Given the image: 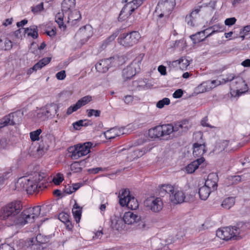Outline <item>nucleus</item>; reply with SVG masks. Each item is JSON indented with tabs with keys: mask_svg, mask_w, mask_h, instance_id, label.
I'll return each mask as SVG.
<instances>
[{
	"mask_svg": "<svg viewBox=\"0 0 250 250\" xmlns=\"http://www.w3.org/2000/svg\"><path fill=\"white\" fill-rule=\"evenodd\" d=\"M22 205L20 201H14L3 208L0 214L1 220H6L8 226H23L28 223H33L30 218L28 211L24 210L21 213Z\"/></svg>",
	"mask_w": 250,
	"mask_h": 250,
	"instance_id": "1",
	"label": "nucleus"
},
{
	"mask_svg": "<svg viewBox=\"0 0 250 250\" xmlns=\"http://www.w3.org/2000/svg\"><path fill=\"white\" fill-rule=\"evenodd\" d=\"M245 224L239 222L236 226H231L218 229L216 231V236L222 240L229 241V240H238L241 237L240 236V232L244 231L243 226Z\"/></svg>",
	"mask_w": 250,
	"mask_h": 250,
	"instance_id": "2",
	"label": "nucleus"
},
{
	"mask_svg": "<svg viewBox=\"0 0 250 250\" xmlns=\"http://www.w3.org/2000/svg\"><path fill=\"white\" fill-rule=\"evenodd\" d=\"M140 38L141 35L138 31H132L121 34L117 40L121 45L125 48H129L136 44Z\"/></svg>",
	"mask_w": 250,
	"mask_h": 250,
	"instance_id": "3",
	"label": "nucleus"
},
{
	"mask_svg": "<svg viewBox=\"0 0 250 250\" xmlns=\"http://www.w3.org/2000/svg\"><path fill=\"white\" fill-rule=\"evenodd\" d=\"M19 181L24 183L23 188L25 189L27 193L30 194L36 192H39L40 189L42 190L43 188L47 187L46 185H44V187H42L41 184L37 182V178L31 180L22 177L21 178Z\"/></svg>",
	"mask_w": 250,
	"mask_h": 250,
	"instance_id": "4",
	"label": "nucleus"
},
{
	"mask_svg": "<svg viewBox=\"0 0 250 250\" xmlns=\"http://www.w3.org/2000/svg\"><path fill=\"white\" fill-rule=\"evenodd\" d=\"M231 91L235 92L236 95L240 96L248 90V86L243 79L240 76H235L230 84Z\"/></svg>",
	"mask_w": 250,
	"mask_h": 250,
	"instance_id": "5",
	"label": "nucleus"
},
{
	"mask_svg": "<svg viewBox=\"0 0 250 250\" xmlns=\"http://www.w3.org/2000/svg\"><path fill=\"white\" fill-rule=\"evenodd\" d=\"M123 220L125 224L128 225L132 224L135 222H138L139 224L137 226V229L142 230L146 229V224L142 219L141 217L134 214L132 212L128 211L125 212L123 217Z\"/></svg>",
	"mask_w": 250,
	"mask_h": 250,
	"instance_id": "6",
	"label": "nucleus"
},
{
	"mask_svg": "<svg viewBox=\"0 0 250 250\" xmlns=\"http://www.w3.org/2000/svg\"><path fill=\"white\" fill-rule=\"evenodd\" d=\"M116 63L114 57L101 60L95 64L97 71L102 73L106 72L110 68L115 66Z\"/></svg>",
	"mask_w": 250,
	"mask_h": 250,
	"instance_id": "7",
	"label": "nucleus"
},
{
	"mask_svg": "<svg viewBox=\"0 0 250 250\" xmlns=\"http://www.w3.org/2000/svg\"><path fill=\"white\" fill-rule=\"evenodd\" d=\"M176 5L175 0H160L156 6L157 10L164 13H167V15L173 10Z\"/></svg>",
	"mask_w": 250,
	"mask_h": 250,
	"instance_id": "8",
	"label": "nucleus"
},
{
	"mask_svg": "<svg viewBox=\"0 0 250 250\" xmlns=\"http://www.w3.org/2000/svg\"><path fill=\"white\" fill-rule=\"evenodd\" d=\"M174 128V135H182L183 132H187L190 127L189 121L187 119L183 120L180 122H175L173 124Z\"/></svg>",
	"mask_w": 250,
	"mask_h": 250,
	"instance_id": "9",
	"label": "nucleus"
},
{
	"mask_svg": "<svg viewBox=\"0 0 250 250\" xmlns=\"http://www.w3.org/2000/svg\"><path fill=\"white\" fill-rule=\"evenodd\" d=\"M52 208V205H43L42 206H36L33 208H29L26 210L28 211V213L30 214V218H32L33 219V222H35V218H37L41 213L42 209H44L49 211Z\"/></svg>",
	"mask_w": 250,
	"mask_h": 250,
	"instance_id": "10",
	"label": "nucleus"
},
{
	"mask_svg": "<svg viewBox=\"0 0 250 250\" xmlns=\"http://www.w3.org/2000/svg\"><path fill=\"white\" fill-rule=\"evenodd\" d=\"M17 112L9 114L0 119V129L8 125H14L16 124V118L18 117Z\"/></svg>",
	"mask_w": 250,
	"mask_h": 250,
	"instance_id": "11",
	"label": "nucleus"
},
{
	"mask_svg": "<svg viewBox=\"0 0 250 250\" xmlns=\"http://www.w3.org/2000/svg\"><path fill=\"white\" fill-rule=\"evenodd\" d=\"M18 250H41L40 245L34 241V238L27 240L24 243H21L17 246Z\"/></svg>",
	"mask_w": 250,
	"mask_h": 250,
	"instance_id": "12",
	"label": "nucleus"
},
{
	"mask_svg": "<svg viewBox=\"0 0 250 250\" xmlns=\"http://www.w3.org/2000/svg\"><path fill=\"white\" fill-rule=\"evenodd\" d=\"M59 107L54 103L47 104L45 106L44 109L42 110V114L44 115L45 118H52L58 112Z\"/></svg>",
	"mask_w": 250,
	"mask_h": 250,
	"instance_id": "13",
	"label": "nucleus"
},
{
	"mask_svg": "<svg viewBox=\"0 0 250 250\" xmlns=\"http://www.w3.org/2000/svg\"><path fill=\"white\" fill-rule=\"evenodd\" d=\"M205 161V159L204 157L199 158L196 160L193 161L186 167V169L187 172L188 173H192L200 166H201V167H203Z\"/></svg>",
	"mask_w": 250,
	"mask_h": 250,
	"instance_id": "14",
	"label": "nucleus"
},
{
	"mask_svg": "<svg viewBox=\"0 0 250 250\" xmlns=\"http://www.w3.org/2000/svg\"><path fill=\"white\" fill-rule=\"evenodd\" d=\"M51 60V57L43 58L37 62L34 65L29 68L27 72V75H31L34 71L42 69L43 67L48 64Z\"/></svg>",
	"mask_w": 250,
	"mask_h": 250,
	"instance_id": "15",
	"label": "nucleus"
},
{
	"mask_svg": "<svg viewBox=\"0 0 250 250\" xmlns=\"http://www.w3.org/2000/svg\"><path fill=\"white\" fill-rule=\"evenodd\" d=\"M131 7L132 8L133 7V4L131 1L126 3L124 6L118 18L119 21H123L131 15L132 13H131L130 12V10H131L130 7Z\"/></svg>",
	"mask_w": 250,
	"mask_h": 250,
	"instance_id": "16",
	"label": "nucleus"
},
{
	"mask_svg": "<svg viewBox=\"0 0 250 250\" xmlns=\"http://www.w3.org/2000/svg\"><path fill=\"white\" fill-rule=\"evenodd\" d=\"M207 7H208L207 4H203L195 7L188 15L186 16L185 19L187 23L190 25H193V20L196 18L195 16L200 12L202 8Z\"/></svg>",
	"mask_w": 250,
	"mask_h": 250,
	"instance_id": "17",
	"label": "nucleus"
},
{
	"mask_svg": "<svg viewBox=\"0 0 250 250\" xmlns=\"http://www.w3.org/2000/svg\"><path fill=\"white\" fill-rule=\"evenodd\" d=\"M217 176L214 173L209 174L205 183V187L211 189V191H214L217 189Z\"/></svg>",
	"mask_w": 250,
	"mask_h": 250,
	"instance_id": "18",
	"label": "nucleus"
},
{
	"mask_svg": "<svg viewBox=\"0 0 250 250\" xmlns=\"http://www.w3.org/2000/svg\"><path fill=\"white\" fill-rule=\"evenodd\" d=\"M137 70V67H134L131 64L126 66L123 70V77L125 80L126 81L132 78L136 73L139 72Z\"/></svg>",
	"mask_w": 250,
	"mask_h": 250,
	"instance_id": "19",
	"label": "nucleus"
},
{
	"mask_svg": "<svg viewBox=\"0 0 250 250\" xmlns=\"http://www.w3.org/2000/svg\"><path fill=\"white\" fill-rule=\"evenodd\" d=\"M193 155L195 157H203L202 156L207 151L206 146L205 144H201L195 143L193 144Z\"/></svg>",
	"mask_w": 250,
	"mask_h": 250,
	"instance_id": "20",
	"label": "nucleus"
},
{
	"mask_svg": "<svg viewBox=\"0 0 250 250\" xmlns=\"http://www.w3.org/2000/svg\"><path fill=\"white\" fill-rule=\"evenodd\" d=\"M185 195L183 191L174 190V193L170 195V200L174 204H180L185 201Z\"/></svg>",
	"mask_w": 250,
	"mask_h": 250,
	"instance_id": "21",
	"label": "nucleus"
},
{
	"mask_svg": "<svg viewBox=\"0 0 250 250\" xmlns=\"http://www.w3.org/2000/svg\"><path fill=\"white\" fill-rule=\"evenodd\" d=\"M78 149L80 152L81 157L85 156L90 152V148L92 147V143L90 142H87L83 144H78L76 145Z\"/></svg>",
	"mask_w": 250,
	"mask_h": 250,
	"instance_id": "22",
	"label": "nucleus"
},
{
	"mask_svg": "<svg viewBox=\"0 0 250 250\" xmlns=\"http://www.w3.org/2000/svg\"><path fill=\"white\" fill-rule=\"evenodd\" d=\"M75 0H63L62 2V11L66 14L75 8Z\"/></svg>",
	"mask_w": 250,
	"mask_h": 250,
	"instance_id": "23",
	"label": "nucleus"
},
{
	"mask_svg": "<svg viewBox=\"0 0 250 250\" xmlns=\"http://www.w3.org/2000/svg\"><path fill=\"white\" fill-rule=\"evenodd\" d=\"M104 134L106 139L111 140L115 138L117 136H120L121 134H123L124 133L121 132L120 129L115 127L105 131Z\"/></svg>",
	"mask_w": 250,
	"mask_h": 250,
	"instance_id": "24",
	"label": "nucleus"
},
{
	"mask_svg": "<svg viewBox=\"0 0 250 250\" xmlns=\"http://www.w3.org/2000/svg\"><path fill=\"white\" fill-rule=\"evenodd\" d=\"M174 189L173 186L170 185H163L160 187L159 189V194L161 196H164L166 194H168L170 198L174 193Z\"/></svg>",
	"mask_w": 250,
	"mask_h": 250,
	"instance_id": "25",
	"label": "nucleus"
},
{
	"mask_svg": "<svg viewBox=\"0 0 250 250\" xmlns=\"http://www.w3.org/2000/svg\"><path fill=\"white\" fill-rule=\"evenodd\" d=\"M206 32L207 33V30L206 29L200 32H198L195 34L190 35V38L194 44L200 42L208 37L207 35L206 36H205Z\"/></svg>",
	"mask_w": 250,
	"mask_h": 250,
	"instance_id": "26",
	"label": "nucleus"
},
{
	"mask_svg": "<svg viewBox=\"0 0 250 250\" xmlns=\"http://www.w3.org/2000/svg\"><path fill=\"white\" fill-rule=\"evenodd\" d=\"M163 202L160 198H156L151 201L150 204L151 210L155 212H158L162 209Z\"/></svg>",
	"mask_w": 250,
	"mask_h": 250,
	"instance_id": "27",
	"label": "nucleus"
},
{
	"mask_svg": "<svg viewBox=\"0 0 250 250\" xmlns=\"http://www.w3.org/2000/svg\"><path fill=\"white\" fill-rule=\"evenodd\" d=\"M52 237V235H44L42 234H38L36 238H34V241L40 247H42V249L44 248L41 245L48 243L50 241V238Z\"/></svg>",
	"mask_w": 250,
	"mask_h": 250,
	"instance_id": "28",
	"label": "nucleus"
},
{
	"mask_svg": "<svg viewBox=\"0 0 250 250\" xmlns=\"http://www.w3.org/2000/svg\"><path fill=\"white\" fill-rule=\"evenodd\" d=\"M162 131L161 130L160 125L156 126L148 130V136L153 139H159L163 136L161 132Z\"/></svg>",
	"mask_w": 250,
	"mask_h": 250,
	"instance_id": "29",
	"label": "nucleus"
},
{
	"mask_svg": "<svg viewBox=\"0 0 250 250\" xmlns=\"http://www.w3.org/2000/svg\"><path fill=\"white\" fill-rule=\"evenodd\" d=\"M163 136L168 135L172 133L174 134L173 124H167L160 125Z\"/></svg>",
	"mask_w": 250,
	"mask_h": 250,
	"instance_id": "30",
	"label": "nucleus"
},
{
	"mask_svg": "<svg viewBox=\"0 0 250 250\" xmlns=\"http://www.w3.org/2000/svg\"><path fill=\"white\" fill-rule=\"evenodd\" d=\"M211 191L210 189L204 186L200 188L198 190L200 198L203 200H207Z\"/></svg>",
	"mask_w": 250,
	"mask_h": 250,
	"instance_id": "31",
	"label": "nucleus"
},
{
	"mask_svg": "<svg viewBox=\"0 0 250 250\" xmlns=\"http://www.w3.org/2000/svg\"><path fill=\"white\" fill-rule=\"evenodd\" d=\"M129 196H130V192L128 190L125 189L122 192L121 194L119 196L120 197L119 203L121 206H126L127 207Z\"/></svg>",
	"mask_w": 250,
	"mask_h": 250,
	"instance_id": "32",
	"label": "nucleus"
},
{
	"mask_svg": "<svg viewBox=\"0 0 250 250\" xmlns=\"http://www.w3.org/2000/svg\"><path fill=\"white\" fill-rule=\"evenodd\" d=\"M37 26L33 25L30 27L26 28L24 29V34H27L28 36H30L34 39H36L38 37Z\"/></svg>",
	"mask_w": 250,
	"mask_h": 250,
	"instance_id": "33",
	"label": "nucleus"
},
{
	"mask_svg": "<svg viewBox=\"0 0 250 250\" xmlns=\"http://www.w3.org/2000/svg\"><path fill=\"white\" fill-rule=\"evenodd\" d=\"M64 14L65 13L63 12H58L55 16V21L58 23L59 27L63 30H65L66 28V25L64 24L63 22Z\"/></svg>",
	"mask_w": 250,
	"mask_h": 250,
	"instance_id": "34",
	"label": "nucleus"
},
{
	"mask_svg": "<svg viewBox=\"0 0 250 250\" xmlns=\"http://www.w3.org/2000/svg\"><path fill=\"white\" fill-rule=\"evenodd\" d=\"M67 14L68 15V22H69L71 20L72 21H78L81 19V14L80 11L77 10H74L73 11H71Z\"/></svg>",
	"mask_w": 250,
	"mask_h": 250,
	"instance_id": "35",
	"label": "nucleus"
},
{
	"mask_svg": "<svg viewBox=\"0 0 250 250\" xmlns=\"http://www.w3.org/2000/svg\"><path fill=\"white\" fill-rule=\"evenodd\" d=\"M224 28L225 27L223 25L217 24L207 28L206 30H207V31H209L211 29L212 30L210 33L207 35V37H209L215 33L223 31L224 30Z\"/></svg>",
	"mask_w": 250,
	"mask_h": 250,
	"instance_id": "36",
	"label": "nucleus"
},
{
	"mask_svg": "<svg viewBox=\"0 0 250 250\" xmlns=\"http://www.w3.org/2000/svg\"><path fill=\"white\" fill-rule=\"evenodd\" d=\"M235 203V198L229 197L224 199L221 206L223 208L226 209H229Z\"/></svg>",
	"mask_w": 250,
	"mask_h": 250,
	"instance_id": "37",
	"label": "nucleus"
},
{
	"mask_svg": "<svg viewBox=\"0 0 250 250\" xmlns=\"http://www.w3.org/2000/svg\"><path fill=\"white\" fill-rule=\"evenodd\" d=\"M68 151L69 153H71V158L73 160L78 159L81 157L76 145H75L74 146L69 147Z\"/></svg>",
	"mask_w": 250,
	"mask_h": 250,
	"instance_id": "38",
	"label": "nucleus"
},
{
	"mask_svg": "<svg viewBox=\"0 0 250 250\" xmlns=\"http://www.w3.org/2000/svg\"><path fill=\"white\" fill-rule=\"evenodd\" d=\"M127 202V207L132 210L136 209L139 207L137 200L134 197H132L130 195L128 198Z\"/></svg>",
	"mask_w": 250,
	"mask_h": 250,
	"instance_id": "39",
	"label": "nucleus"
},
{
	"mask_svg": "<svg viewBox=\"0 0 250 250\" xmlns=\"http://www.w3.org/2000/svg\"><path fill=\"white\" fill-rule=\"evenodd\" d=\"M144 57V54H140L139 55L136 57V58L130 63L134 67H137V70L138 71H140L141 69L140 65Z\"/></svg>",
	"mask_w": 250,
	"mask_h": 250,
	"instance_id": "40",
	"label": "nucleus"
},
{
	"mask_svg": "<svg viewBox=\"0 0 250 250\" xmlns=\"http://www.w3.org/2000/svg\"><path fill=\"white\" fill-rule=\"evenodd\" d=\"M92 100V97L90 96H86L82 98L79 100L76 104L77 105V106L80 108L82 106H83L87 104L88 103L90 102Z\"/></svg>",
	"mask_w": 250,
	"mask_h": 250,
	"instance_id": "41",
	"label": "nucleus"
},
{
	"mask_svg": "<svg viewBox=\"0 0 250 250\" xmlns=\"http://www.w3.org/2000/svg\"><path fill=\"white\" fill-rule=\"evenodd\" d=\"M12 47V43L10 40L6 39L4 42V46H2V40L0 39V49L5 51L9 50Z\"/></svg>",
	"mask_w": 250,
	"mask_h": 250,
	"instance_id": "42",
	"label": "nucleus"
},
{
	"mask_svg": "<svg viewBox=\"0 0 250 250\" xmlns=\"http://www.w3.org/2000/svg\"><path fill=\"white\" fill-rule=\"evenodd\" d=\"M46 174L43 172H40L37 173L34 179L37 178V182L40 184L42 187H44V183L46 181V179H44L46 178Z\"/></svg>",
	"mask_w": 250,
	"mask_h": 250,
	"instance_id": "43",
	"label": "nucleus"
},
{
	"mask_svg": "<svg viewBox=\"0 0 250 250\" xmlns=\"http://www.w3.org/2000/svg\"><path fill=\"white\" fill-rule=\"evenodd\" d=\"M42 132V130L40 128L30 133V137L32 142H35L40 140V135Z\"/></svg>",
	"mask_w": 250,
	"mask_h": 250,
	"instance_id": "44",
	"label": "nucleus"
},
{
	"mask_svg": "<svg viewBox=\"0 0 250 250\" xmlns=\"http://www.w3.org/2000/svg\"><path fill=\"white\" fill-rule=\"evenodd\" d=\"M144 0H132L131 2L133 4V7H130L131 10H130V12L131 13H133V12L137 9L139 7H140L143 3Z\"/></svg>",
	"mask_w": 250,
	"mask_h": 250,
	"instance_id": "45",
	"label": "nucleus"
},
{
	"mask_svg": "<svg viewBox=\"0 0 250 250\" xmlns=\"http://www.w3.org/2000/svg\"><path fill=\"white\" fill-rule=\"evenodd\" d=\"M170 101L169 99L167 98H164L162 100L159 101L156 104L157 107L159 108H162L165 105H168L170 104Z\"/></svg>",
	"mask_w": 250,
	"mask_h": 250,
	"instance_id": "46",
	"label": "nucleus"
},
{
	"mask_svg": "<svg viewBox=\"0 0 250 250\" xmlns=\"http://www.w3.org/2000/svg\"><path fill=\"white\" fill-rule=\"evenodd\" d=\"M180 64L179 67L181 69H184L187 68V67L189 65V62L188 60L186 58L181 57L180 58Z\"/></svg>",
	"mask_w": 250,
	"mask_h": 250,
	"instance_id": "47",
	"label": "nucleus"
},
{
	"mask_svg": "<svg viewBox=\"0 0 250 250\" xmlns=\"http://www.w3.org/2000/svg\"><path fill=\"white\" fill-rule=\"evenodd\" d=\"M63 180V175L61 173H58L56 177H54L53 179V183L56 185H59L60 184L61 182Z\"/></svg>",
	"mask_w": 250,
	"mask_h": 250,
	"instance_id": "48",
	"label": "nucleus"
},
{
	"mask_svg": "<svg viewBox=\"0 0 250 250\" xmlns=\"http://www.w3.org/2000/svg\"><path fill=\"white\" fill-rule=\"evenodd\" d=\"M86 112L87 113V116L89 117L93 115L95 117H99L101 114L100 110L95 109H87Z\"/></svg>",
	"mask_w": 250,
	"mask_h": 250,
	"instance_id": "49",
	"label": "nucleus"
},
{
	"mask_svg": "<svg viewBox=\"0 0 250 250\" xmlns=\"http://www.w3.org/2000/svg\"><path fill=\"white\" fill-rule=\"evenodd\" d=\"M72 213L77 222L80 221L82 215V209H72Z\"/></svg>",
	"mask_w": 250,
	"mask_h": 250,
	"instance_id": "50",
	"label": "nucleus"
},
{
	"mask_svg": "<svg viewBox=\"0 0 250 250\" xmlns=\"http://www.w3.org/2000/svg\"><path fill=\"white\" fill-rule=\"evenodd\" d=\"M235 76L233 74H229L226 75V77L222 79L221 83H225L227 82H230L231 83L234 79Z\"/></svg>",
	"mask_w": 250,
	"mask_h": 250,
	"instance_id": "51",
	"label": "nucleus"
},
{
	"mask_svg": "<svg viewBox=\"0 0 250 250\" xmlns=\"http://www.w3.org/2000/svg\"><path fill=\"white\" fill-rule=\"evenodd\" d=\"M43 9V2H41L35 6L32 7L31 11L34 13H37L42 11Z\"/></svg>",
	"mask_w": 250,
	"mask_h": 250,
	"instance_id": "52",
	"label": "nucleus"
},
{
	"mask_svg": "<svg viewBox=\"0 0 250 250\" xmlns=\"http://www.w3.org/2000/svg\"><path fill=\"white\" fill-rule=\"evenodd\" d=\"M58 218L62 222L65 223L69 220V215L66 213L61 212L59 214Z\"/></svg>",
	"mask_w": 250,
	"mask_h": 250,
	"instance_id": "53",
	"label": "nucleus"
},
{
	"mask_svg": "<svg viewBox=\"0 0 250 250\" xmlns=\"http://www.w3.org/2000/svg\"><path fill=\"white\" fill-rule=\"evenodd\" d=\"M118 220L116 217H114V218H111L110 219V226L113 229L118 230L119 228V225L118 223Z\"/></svg>",
	"mask_w": 250,
	"mask_h": 250,
	"instance_id": "54",
	"label": "nucleus"
},
{
	"mask_svg": "<svg viewBox=\"0 0 250 250\" xmlns=\"http://www.w3.org/2000/svg\"><path fill=\"white\" fill-rule=\"evenodd\" d=\"M167 63L168 65V67L171 69L177 67L178 65L180 64V59L178 60H175L173 61H167Z\"/></svg>",
	"mask_w": 250,
	"mask_h": 250,
	"instance_id": "55",
	"label": "nucleus"
},
{
	"mask_svg": "<svg viewBox=\"0 0 250 250\" xmlns=\"http://www.w3.org/2000/svg\"><path fill=\"white\" fill-rule=\"evenodd\" d=\"M250 31V25H246L244 26L241 30L240 32V34H244L242 35L241 37L243 40L245 38L244 35H247L248 32Z\"/></svg>",
	"mask_w": 250,
	"mask_h": 250,
	"instance_id": "56",
	"label": "nucleus"
},
{
	"mask_svg": "<svg viewBox=\"0 0 250 250\" xmlns=\"http://www.w3.org/2000/svg\"><path fill=\"white\" fill-rule=\"evenodd\" d=\"M236 19L234 17L227 18L225 21V24L228 26H231L235 23Z\"/></svg>",
	"mask_w": 250,
	"mask_h": 250,
	"instance_id": "57",
	"label": "nucleus"
},
{
	"mask_svg": "<svg viewBox=\"0 0 250 250\" xmlns=\"http://www.w3.org/2000/svg\"><path fill=\"white\" fill-rule=\"evenodd\" d=\"M183 95V90L182 89H177L173 94L172 96L174 98H180Z\"/></svg>",
	"mask_w": 250,
	"mask_h": 250,
	"instance_id": "58",
	"label": "nucleus"
},
{
	"mask_svg": "<svg viewBox=\"0 0 250 250\" xmlns=\"http://www.w3.org/2000/svg\"><path fill=\"white\" fill-rule=\"evenodd\" d=\"M56 77L57 79L59 80H64L66 77L65 71L64 70H62L58 72L56 75Z\"/></svg>",
	"mask_w": 250,
	"mask_h": 250,
	"instance_id": "59",
	"label": "nucleus"
},
{
	"mask_svg": "<svg viewBox=\"0 0 250 250\" xmlns=\"http://www.w3.org/2000/svg\"><path fill=\"white\" fill-rule=\"evenodd\" d=\"M78 109H79V107L77 106V105L75 104L68 108L67 110V114L68 115H70L73 112L77 111Z\"/></svg>",
	"mask_w": 250,
	"mask_h": 250,
	"instance_id": "60",
	"label": "nucleus"
},
{
	"mask_svg": "<svg viewBox=\"0 0 250 250\" xmlns=\"http://www.w3.org/2000/svg\"><path fill=\"white\" fill-rule=\"evenodd\" d=\"M83 120H80L78 121H77L76 122H74L73 123V126L75 129L76 130H80L81 129V127L83 126Z\"/></svg>",
	"mask_w": 250,
	"mask_h": 250,
	"instance_id": "61",
	"label": "nucleus"
},
{
	"mask_svg": "<svg viewBox=\"0 0 250 250\" xmlns=\"http://www.w3.org/2000/svg\"><path fill=\"white\" fill-rule=\"evenodd\" d=\"M9 174H10L9 172H5L2 174H0V184H3L4 181L8 179Z\"/></svg>",
	"mask_w": 250,
	"mask_h": 250,
	"instance_id": "62",
	"label": "nucleus"
},
{
	"mask_svg": "<svg viewBox=\"0 0 250 250\" xmlns=\"http://www.w3.org/2000/svg\"><path fill=\"white\" fill-rule=\"evenodd\" d=\"M133 83L134 86H136L138 87H145L146 86L145 82H144L142 80L134 81L133 82Z\"/></svg>",
	"mask_w": 250,
	"mask_h": 250,
	"instance_id": "63",
	"label": "nucleus"
},
{
	"mask_svg": "<svg viewBox=\"0 0 250 250\" xmlns=\"http://www.w3.org/2000/svg\"><path fill=\"white\" fill-rule=\"evenodd\" d=\"M0 250H18V249L16 250L15 248L10 246L9 245L5 244L0 245Z\"/></svg>",
	"mask_w": 250,
	"mask_h": 250,
	"instance_id": "64",
	"label": "nucleus"
}]
</instances>
